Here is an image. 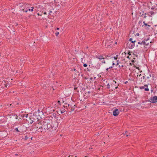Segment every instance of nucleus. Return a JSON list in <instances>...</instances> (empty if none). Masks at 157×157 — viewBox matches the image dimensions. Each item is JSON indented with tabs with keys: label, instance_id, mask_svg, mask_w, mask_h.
I'll list each match as a JSON object with an SVG mask.
<instances>
[{
	"label": "nucleus",
	"instance_id": "obj_19",
	"mask_svg": "<svg viewBox=\"0 0 157 157\" xmlns=\"http://www.w3.org/2000/svg\"><path fill=\"white\" fill-rule=\"evenodd\" d=\"M138 44L141 45L143 44V41H142L141 42H139Z\"/></svg>",
	"mask_w": 157,
	"mask_h": 157
},
{
	"label": "nucleus",
	"instance_id": "obj_28",
	"mask_svg": "<svg viewBox=\"0 0 157 157\" xmlns=\"http://www.w3.org/2000/svg\"><path fill=\"white\" fill-rule=\"evenodd\" d=\"M83 66L85 67H86L87 66V65L86 63H84L83 64Z\"/></svg>",
	"mask_w": 157,
	"mask_h": 157
},
{
	"label": "nucleus",
	"instance_id": "obj_18",
	"mask_svg": "<svg viewBox=\"0 0 157 157\" xmlns=\"http://www.w3.org/2000/svg\"><path fill=\"white\" fill-rule=\"evenodd\" d=\"M127 132H126L124 133V135H126V136H130V134H127Z\"/></svg>",
	"mask_w": 157,
	"mask_h": 157
},
{
	"label": "nucleus",
	"instance_id": "obj_43",
	"mask_svg": "<svg viewBox=\"0 0 157 157\" xmlns=\"http://www.w3.org/2000/svg\"><path fill=\"white\" fill-rule=\"evenodd\" d=\"M124 67V66L123 65H121V67Z\"/></svg>",
	"mask_w": 157,
	"mask_h": 157
},
{
	"label": "nucleus",
	"instance_id": "obj_12",
	"mask_svg": "<svg viewBox=\"0 0 157 157\" xmlns=\"http://www.w3.org/2000/svg\"><path fill=\"white\" fill-rule=\"evenodd\" d=\"M149 40V38H148L147 40H145L143 41V45H144V47H145L146 46H147L149 44V42H147L148 40Z\"/></svg>",
	"mask_w": 157,
	"mask_h": 157
},
{
	"label": "nucleus",
	"instance_id": "obj_26",
	"mask_svg": "<svg viewBox=\"0 0 157 157\" xmlns=\"http://www.w3.org/2000/svg\"><path fill=\"white\" fill-rule=\"evenodd\" d=\"M55 35L56 36H57L59 34V32H57L56 33H55Z\"/></svg>",
	"mask_w": 157,
	"mask_h": 157
},
{
	"label": "nucleus",
	"instance_id": "obj_23",
	"mask_svg": "<svg viewBox=\"0 0 157 157\" xmlns=\"http://www.w3.org/2000/svg\"><path fill=\"white\" fill-rule=\"evenodd\" d=\"M119 110V112H122L124 111L125 110L124 109H121V110Z\"/></svg>",
	"mask_w": 157,
	"mask_h": 157
},
{
	"label": "nucleus",
	"instance_id": "obj_41",
	"mask_svg": "<svg viewBox=\"0 0 157 157\" xmlns=\"http://www.w3.org/2000/svg\"><path fill=\"white\" fill-rule=\"evenodd\" d=\"M144 86H145V87H146V86H147V85H144Z\"/></svg>",
	"mask_w": 157,
	"mask_h": 157
},
{
	"label": "nucleus",
	"instance_id": "obj_15",
	"mask_svg": "<svg viewBox=\"0 0 157 157\" xmlns=\"http://www.w3.org/2000/svg\"><path fill=\"white\" fill-rule=\"evenodd\" d=\"M147 75L146 78L147 79H149L150 77H151V74L149 75V74H146V75L145 76H146ZM145 76H144L143 78H144Z\"/></svg>",
	"mask_w": 157,
	"mask_h": 157
},
{
	"label": "nucleus",
	"instance_id": "obj_36",
	"mask_svg": "<svg viewBox=\"0 0 157 157\" xmlns=\"http://www.w3.org/2000/svg\"><path fill=\"white\" fill-rule=\"evenodd\" d=\"M47 13L46 12H44L43 14H47Z\"/></svg>",
	"mask_w": 157,
	"mask_h": 157
},
{
	"label": "nucleus",
	"instance_id": "obj_63",
	"mask_svg": "<svg viewBox=\"0 0 157 157\" xmlns=\"http://www.w3.org/2000/svg\"><path fill=\"white\" fill-rule=\"evenodd\" d=\"M32 138H31V140H32Z\"/></svg>",
	"mask_w": 157,
	"mask_h": 157
},
{
	"label": "nucleus",
	"instance_id": "obj_13",
	"mask_svg": "<svg viewBox=\"0 0 157 157\" xmlns=\"http://www.w3.org/2000/svg\"><path fill=\"white\" fill-rule=\"evenodd\" d=\"M96 57L97 59H98L100 60L102 59H104L105 57H104L103 56H101L100 55H98L96 56Z\"/></svg>",
	"mask_w": 157,
	"mask_h": 157
},
{
	"label": "nucleus",
	"instance_id": "obj_47",
	"mask_svg": "<svg viewBox=\"0 0 157 157\" xmlns=\"http://www.w3.org/2000/svg\"><path fill=\"white\" fill-rule=\"evenodd\" d=\"M74 70L75 71L76 70V69L75 68H74Z\"/></svg>",
	"mask_w": 157,
	"mask_h": 157
},
{
	"label": "nucleus",
	"instance_id": "obj_30",
	"mask_svg": "<svg viewBox=\"0 0 157 157\" xmlns=\"http://www.w3.org/2000/svg\"><path fill=\"white\" fill-rule=\"evenodd\" d=\"M132 38H130L129 40V41H132Z\"/></svg>",
	"mask_w": 157,
	"mask_h": 157
},
{
	"label": "nucleus",
	"instance_id": "obj_59",
	"mask_svg": "<svg viewBox=\"0 0 157 157\" xmlns=\"http://www.w3.org/2000/svg\"><path fill=\"white\" fill-rule=\"evenodd\" d=\"M16 104H17V105H18V103H17Z\"/></svg>",
	"mask_w": 157,
	"mask_h": 157
},
{
	"label": "nucleus",
	"instance_id": "obj_20",
	"mask_svg": "<svg viewBox=\"0 0 157 157\" xmlns=\"http://www.w3.org/2000/svg\"><path fill=\"white\" fill-rule=\"evenodd\" d=\"M29 138V137L27 136H25L24 139L25 140H27Z\"/></svg>",
	"mask_w": 157,
	"mask_h": 157
},
{
	"label": "nucleus",
	"instance_id": "obj_52",
	"mask_svg": "<svg viewBox=\"0 0 157 157\" xmlns=\"http://www.w3.org/2000/svg\"><path fill=\"white\" fill-rule=\"evenodd\" d=\"M137 35H139V34L138 33H137Z\"/></svg>",
	"mask_w": 157,
	"mask_h": 157
},
{
	"label": "nucleus",
	"instance_id": "obj_46",
	"mask_svg": "<svg viewBox=\"0 0 157 157\" xmlns=\"http://www.w3.org/2000/svg\"><path fill=\"white\" fill-rule=\"evenodd\" d=\"M147 26H148V27H150V25H147Z\"/></svg>",
	"mask_w": 157,
	"mask_h": 157
},
{
	"label": "nucleus",
	"instance_id": "obj_8",
	"mask_svg": "<svg viewBox=\"0 0 157 157\" xmlns=\"http://www.w3.org/2000/svg\"><path fill=\"white\" fill-rule=\"evenodd\" d=\"M150 101L151 102L154 103L157 101V96H154L151 98Z\"/></svg>",
	"mask_w": 157,
	"mask_h": 157
},
{
	"label": "nucleus",
	"instance_id": "obj_9",
	"mask_svg": "<svg viewBox=\"0 0 157 157\" xmlns=\"http://www.w3.org/2000/svg\"><path fill=\"white\" fill-rule=\"evenodd\" d=\"M58 114H60V113H63L67 112V111L65 110L64 109H58V110H57Z\"/></svg>",
	"mask_w": 157,
	"mask_h": 157
},
{
	"label": "nucleus",
	"instance_id": "obj_48",
	"mask_svg": "<svg viewBox=\"0 0 157 157\" xmlns=\"http://www.w3.org/2000/svg\"><path fill=\"white\" fill-rule=\"evenodd\" d=\"M59 28H57V30H59Z\"/></svg>",
	"mask_w": 157,
	"mask_h": 157
},
{
	"label": "nucleus",
	"instance_id": "obj_39",
	"mask_svg": "<svg viewBox=\"0 0 157 157\" xmlns=\"http://www.w3.org/2000/svg\"><path fill=\"white\" fill-rule=\"evenodd\" d=\"M109 68H107L106 69V70L107 71H108Z\"/></svg>",
	"mask_w": 157,
	"mask_h": 157
},
{
	"label": "nucleus",
	"instance_id": "obj_62",
	"mask_svg": "<svg viewBox=\"0 0 157 157\" xmlns=\"http://www.w3.org/2000/svg\"><path fill=\"white\" fill-rule=\"evenodd\" d=\"M143 14H142V16H143Z\"/></svg>",
	"mask_w": 157,
	"mask_h": 157
},
{
	"label": "nucleus",
	"instance_id": "obj_27",
	"mask_svg": "<svg viewBox=\"0 0 157 157\" xmlns=\"http://www.w3.org/2000/svg\"><path fill=\"white\" fill-rule=\"evenodd\" d=\"M109 56H108V55H107V56H105V58H106V59H108V57H109Z\"/></svg>",
	"mask_w": 157,
	"mask_h": 157
},
{
	"label": "nucleus",
	"instance_id": "obj_1",
	"mask_svg": "<svg viewBox=\"0 0 157 157\" xmlns=\"http://www.w3.org/2000/svg\"><path fill=\"white\" fill-rule=\"evenodd\" d=\"M46 124H47L48 130L52 132L55 131L57 128L56 125H54L52 123V121L51 119H47Z\"/></svg>",
	"mask_w": 157,
	"mask_h": 157
},
{
	"label": "nucleus",
	"instance_id": "obj_14",
	"mask_svg": "<svg viewBox=\"0 0 157 157\" xmlns=\"http://www.w3.org/2000/svg\"><path fill=\"white\" fill-rule=\"evenodd\" d=\"M154 13L153 11H150L148 12V15L149 16L151 17L152 15L154 14Z\"/></svg>",
	"mask_w": 157,
	"mask_h": 157
},
{
	"label": "nucleus",
	"instance_id": "obj_34",
	"mask_svg": "<svg viewBox=\"0 0 157 157\" xmlns=\"http://www.w3.org/2000/svg\"><path fill=\"white\" fill-rule=\"evenodd\" d=\"M118 61H119L118 60H117V62H118ZM119 64V63H118V62H117V63L116 64V65H118Z\"/></svg>",
	"mask_w": 157,
	"mask_h": 157
},
{
	"label": "nucleus",
	"instance_id": "obj_57",
	"mask_svg": "<svg viewBox=\"0 0 157 157\" xmlns=\"http://www.w3.org/2000/svg\"><path fill=\"white\" fill-rule=\"evenodd\" d=\"M127 57L128 58H129V56H128Z\"/></svg>",
	"mask_w": 157,
	"mask_h": 157
},
{
	"label": "nucleus",
	"instance_id": "obj_6",
	"mask_svg": "<svg viewBox=\"0 0 157 157\" xmlns=\"http://www.w3.org/2000/svg\"><path fill=\"white\" fill-rule=\"evenodd\" d=\"M46 119L44 121H42V127L41 129H44V132H46V130H48V126L47 124H46Z\"/></svg>",
	"mask_w": 157,
	"mask_h": 157
},
{
	"label": "nucleus",
	"instance_id": "obj_17",
	"mask_svg": "<svg viewBox=\"0 0 157 157\" xmlns=\"http://www.w3.org/2000/svg\"><path fill=\"white\" fill-rule=\"evenodd\" d=\"M48 12L49 11V14L51 15L52 13V9H50V10H49V11L47 10Z\"/></svg>",
	"mask_w": 157,
	"mask_h": 157
},
{
	"label": "nucleus",
	"instance_id": "obj_38",
	"mask_svg": "<svg viewBox=\"0 0 157 157\" xmlns=\"http://www.w3.org/2000/svg\"><path fill=\"white\" fill-rule=\"evenodd\" d=\"M37 15H38V16H40H40H41V15H42L41 14L40 15V13H37Z\"/></svg>",
	"mask_w": 157,
	"mask_h": 157
},
{
	"label": "nucleus",
	"instance_id": "obj_64",
	"mask_svg": "<svg viewBox=\"0 0 157 157\" xmlns=\"http://www.w3.org/2000/svg\"><path fill=\"white\" fill-rule=\"evenodd\" d=\"M75 157H77L76 156H75Z\"/></svg>",
	"mask_w": 157,
	"mask_h": 157
},
{
	"label": "nucleus",
	"instance_id": "obj_45",
	"mask_svg": "<svg viewBox=\"0 0 157 157\" xmlns=\"http://www.w3.org/2000/svg\"><path fill=\"white\" fill-rule=\"evenodd\" d=\"M113 81L114 82V83H116V81H115L113 80Z\"/></svg>",
	"mask_w": 157,
	"mask_h": 157
},
{
	"label": "nucleus",
	"instance_id": "obj_54",
	"mask_svg": "<svg viewBox=\"0 0 157 157\" xmlns=\"http://www.w3.org/2000/svg\"><path fill=\"white\" fill-rule=\"evenodd\" d=\"M142 22V21H141V22H140V21H139V23H140V22Z\"/></svg>",
	"mask_w": 157,
	"mask_h": 157
},
{
	"label": "nucleus",
	"instance_id": "obj_3",
	"mask_svg": "<svg viewBox=\"0 0 157 157\" xmlns=\"http://www.w3.org/2000/svg\"><path fill=\"white\" fill-rule=\"evenodd\" d=\"M44 110H43L41 109L40 110L39 109H38L37 110V111H34V110L32 111V114H33V116H40V115H42L43 114L44 112L43 111ZM44 112H46L45 111H44Z\"/></svg>",
	"mask_w": 157,
	"mask_h": 157
},
{
	"label": "nucleus",
	"instance_id": "obj_61",
	"mask_svg": "<svg viewBox=\"0 0 157 157\" xmlns=\"http://www.w3.org/2000/svg\"><path fill=\"white\" fill-rule=\"evenodd\" d=\"M151 92L153 91V90H151Z\"/></svg>",
	"mask_w": 157,
	"mask_h": 157
},
{
	"label": "nucleus",
	"instance_id": "obj_53",
	"mask_svg": "<svg viewBox=\"0 0 157 157\" xmlns=\"http://www.w3.org/2000/svg\"><path fill=\"white\" fill-rule=\"evenodd\" d=\"M117 42H115V44H117Z\"/></svg>",
	"mask_w": 157,
	"mask_h": 157
},
{
	"label": "nucleus",
	"instance_id": "obj_51",
	"mask_svg": "<svg viewBox=\"0 0 157 157\" xmlns=\"http://www.w3.org/2000/svg\"><path fill=\"white\" fill-rule=\"evenodd\" d=\"M118 56V55H117L116 57H117Z\"/></svg>",
	"mask_w": 157,
	"mask_h": 157
},
{
	"label": "nucleus",
	"instance_id": "obj_22",
	"mask_svg": "<svg viewBox=\"0 0 157 157\" xmlns=\"http://www.w3.org/2000/svg\"><path fill=\"white\" fill-rule=\"evenodd\" d=\"M131 53H132V52H131L130 51H128L127 53H128V55L130 56L131 55Z\"/></svg>",
	"mask_w": 157,
	"mask_h": 157
},
{
	"label": "nucleus",
	"instance_id": "obj_33",
	"mask_svg": "<svg viewBox=\"0 0 157 157\" xmlns=\"http://www.w3.org/2000/svg\"><path fill=\"white\" fill-rule=\"evenodd\" d=\"M71 109V112H72V111H73L74 110V109Z\"/></svg>",
	"mask_w": 157,
	"mask_h": 157
},
{
	"label": "nucleus",
	"instance_id": "obj_55",
	"mask_svg": "<svg viewBox=\"0 0 157 157\" xmlns=\"http://www.w3.org/2000/svg\"><path fill=\"white\" fill-rule=\"evenodd\" d=\"M18 155L17 154H16V155Z\"/></svg>",
	"mask_w": 157,
	"mask_h": 157
},
{
	"label": "nucleus",
	"instance_id": "obj_4",
	"mask_svg": "<svg viewBox=\"0 0 157 157\" xmlns=\"http://www.w3.org/2000/svg\"><path fill=\"white\" fill-rule=\"evenodd\" d=\"M113 40L112 39L107 40L105 41V46L107 48H111Z\"/></svg>",
	"mask_w": 157,
	"mask_h": 157
},
{
	"label": "nucleus",
	"instance_id": "obj_58",
	"mask_svg": "<svg viewBox=\"0 0 157 157\" xmlns=\"http://www.w3.org/2000/svg\"><path fill=\"white\" fill-rule=\"evenodd\" d=\"M144 14H145V15H146V13H145Z\"/></svg>",
	"mask_w": 157,
	"mask_h": 157
},
{
	"label": "nucleus",
	"instance_id": "obj_44",
	"mask_svg": "<svg viewBox=\"0 0 157 157\" xmlns=\"http://www.w3.org/2000/svg\"><path fill=\"white\" fill-rule=\"evenodd\" d=\"M143 23L144 24H144H145L146 23L144 21H143Z\"/></svg>",
	"mask_w": 157,
	"mask_h": 157
},
{
	"label": "nucleus",
	"instance_id": "obj_16",
	"mask_svg": "<svg viewBox=\"0 0 157 157\" xmlns=\"http://www.w3.org/2000/svg\"><path fill=\"white\" fill-rule=\"evenodd\" d=\"M70 106V107H71V106L69 104H67L66 103L65 104V105H63V106L65 108V107H69Z\"/></svg>",
	"mask_w": 157,
	"mask_h": 157
},
{
	"label": "nucleus",
	"instance_id": "obj_49",
	"mask_svg": "<svg viewBox=\"0 0 157 157\" xmlns=\"http://www.w3.org/2000/svg\"><path fill=\"white\" fill-rule=\"evenodd\" d=\"M75 106V105H74V106H72L71 107L72 108H73V107H74V106Z\"/></svg>",
	"mask_w": 157,
	"mask_h": 157
},
{
	"label": "nucleus",
	"instance_id": "obj_35",
	"mask_svg": "<svg viewBox=\"0 0 157 157\" xmlns=\"http://www.w3.org/2000/svg\"><path fill=\"white\" fill-rule=\"evenodd\" d=\"M113 68V67H110L109 68V69H111L112 68Z\"/></svg>",
	"mask_w": 157,
	"mask_h": 157
},
{
	"label": "nucleus",
	"instance_id": "obj_31",
	"mask_svg": "<svg viewBox=\"0 0 157 157\" xmlns=\"http://www.w3.org/2000/svg\"><path fill=\"white\" fill-rule=\"evenodd\" d=\"M113 58H114V59H115V60H117V57H115V56H114L113 57Z\"/></svg>",
	"mask_w": 157,
	"mask_h": 157
},
{
	"label": "nucleus",
	"instance_id": "obj_50",
	"mask_svg": "<svg viewBox=\"0 0 157 157\" xmlns=\"http://www.w3.org/2000/svg\"><path fill=\"white\" fill-rule=\"evenodd\" d=\"M118 88V86H117L115 87V89H117Z\"/></svg>",
	"mask_w": 157,
	"mask_h": 157
},
{
	"label": "nucleus",
	"instance_id": "obj_56",
	"mask_svg": "<svg viewBox=\"0 0 157 157\" xmlns=\"http://www.w3.org/2000/svg\"><path fill=\"white\" fill-rule=\"evenodd\" d=\"M155 26H157V25H155Z\"/></svg>",
	"mask_w": 157,
	"mask_h": 157
},
{
	"label": "nucleus",
	"instance_id": "obj_60",
	"mask_svg": "<svg viewBox=\"0 0 157 157\" xmlns=\"http://www.w3.org/2000/svg\"><path fill=\"white\" fill-rule=\"evenodd\" d=\"M119 67H121V66H120V65H119Z\"/></svg>",
	"mask_w": 157,
	"mask_h": 157
},
{
	"label": "nucleus",
	"instance_id": "obj_2",
	"mask_svg": "<svg viewBox=\"0 0 157 157\" xmlns=\"http://www.w3.org/2000/svg\"><path fill=\"white\" fill-rule=\"evenodd\" d=\"M42 121H37L34 124L36 128H38L37 130L38 132H43L44 131L43 129H41Z\"/></svg>",
	"mask_w": 157,
	"mask_h": 157
},
{
	"label": "nucleus",
	"instance_id": "obj_32",
	"mask_svg": "<svg viewBox=\"0 0 157 157\" xmlns=\"http://www.w3.org/2000/svg\"><path fill=\"white\" fill-rule=\"evenodd\" d=\"M102 63H105V61L104 60H103L102 61Z\"/></svg>",
	"mask_w": 157,
	"mask_h": 157
},
{
	"label": "nucleus",
	"instance_id": "obj_21",
	"mask_svg": "<svg viewBox=\"0 0 157 157\" xmlns=\"http://www.w3.org/2000/svg\"><path fill=\"white\" fill-rule=\"evenodd\" d=\"M107 88L109 89L110 87V85L109 83H108L107 85Z\"/></svg>",
	"mask_w": 157,
	"mask_h": 157
},
{
	"label": "nucleus",
	"instance_id": "obj_40",
	"mask_svg": "<svg viewBox=\"0 0 157 157\" xmlns=\"http://www.w3.org/2000/svg\"><path fill=\"white\" fill-rule=\"evenodd\" d=\"M146 16L145 15V16L144 17V18H146Z\"/></svg>",
	"mask_w": 157,
	"mask_h": 157
},
{
	"label": "nucleus",
	"instance_id": "obj_10",
	"mask_svg": "<svg viewBox=\"0 0 157 157\" xmlns=\"http://www.w3.org/2000/svg\"><path fill=\"white\" fill-rule=\"evenodd\" d=\"M119 113V110L118 109H116L113 112V115L114 116H117Z\"/></svg>",
	"mask_w": 157,
	"mask_h": 157
},
{
	"label": "nucleus",
	"instance_id": "obj_37",
	"mask_svg": "<svg viewBox=\"0 0 157 157\" xmlns=\"http://www.w3.org/2000/svg\"><path fill=\"white\" fill-rule=\"evenodd\" d=\"M145 26H147V25H148V24H147V23H145V24H144V25Z\"/></svg>",
	"mask_w": 157,
	"mask_h": 157
},
{
	"label": "nucleus",
	"instance_id": "obj_5",
	"mask_svg": "<svg viewBox=\"0 0 157 157\" xmlns=\"http://www.w3.org/2000/svg\"><path fill=\"white\" fill-rule=\"evenodd\" d=\"M29 5H27L28 6ZM31 9H30L29 8V7L26 6H24V8L21 9V11H22L24 12H27L28 11H33L34 9L33 7H31Z\"/></svg>",
	"mask_w": 157,
	"mask_h": 157
},
{
	"label": "nucleus",
	"instance_id": "obj_24",
	"mask_svg": "<svg viewBox=\"0 0 157 157\" xmlns=\"http://www.w3.org/2000/svg\"><path fill=\"white\" fill-rule=\"evenodd\" d=\"M140 89H144V86H140Z\"/></svg>",
	"mask_w": 157,
	"mask_h": 157
},
{
	"label": "nucleus",
	"instance_id": "obj_42",
	"mask_svg": "<svg viewBox=\"0 0 157 157\" xmlns=\"http://www.w3.org/2000/svg\"><path fill=\"white\" fill-rule=\"evenodd\" d=\"M114 64H115L114 63H113H113H112V65H113H113H114Z\"/></svg>",
	"mask_w": 157,
	"mask_h": 157
},
{
	"label": "nucleus",
	"instance_id": "obj_7",
	"mask_svg": "<svg viewBox=\"0 0 157 157\" xmlns=\"http://www.w3.org/2000/svg\"><path fill=\"white\" fill-rule=\"evenodd\" d=\"M136 40L131 41L130 42H128L127 44V46L129 49H132L135 47V42Z\"/></svg>",
	"mask_w": 157,
	"mask_h": 157
},
{
	"label": "nucleus",
	"instance_id": "obj_11",
	"mask_svg": "<svg viewBox=\"0 0 157 157\" xmlns=\"http://www.w3.org/2000/svg\"><path fill=\"white\" fill-rule=\"evenodd\" d=\"M61 107V105L60 104V101H58L57 103L55 104V106L54 107V108H55L56 107H57V108H59Z\"/></svg>",
	"mask_w": 157,
	"mask_h": 157
},
{
	"label": "nucleus",
	"instance_id": "obj_25",
	"mask_svg": "<svg viewBox=\"0 0 157 157\" xmlns=\"http://www.w3.org/2000/svg\"><path fill=\"white\" fill-rule=\"evenodd\" d=\"M144 90L146 91H148L149 90V89L148 87H147L144 89Z\"/></svg>",
	"mask_w": 157,
	"mask_h": 157
},
{
	"label": "nucleus",
	"instance_id": "obj_29",
	"mask_svg": "<svg viewBox=\"0 0 157 157\" xmlns=\"http://www.w3.org/2000/svg\"><path fill=\"white\" fill-rule=\"evenodd\" d=\"M15 130H16V131L17 132H19V131L18 130V128H15Z\"/></svg>",
	"mask_w": 157,
	"mask_h": 157
}]
</instances>
